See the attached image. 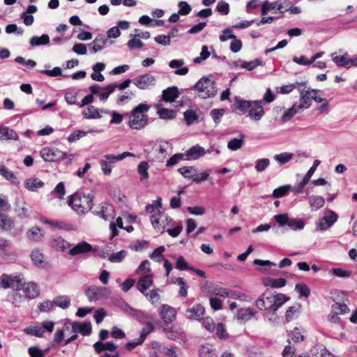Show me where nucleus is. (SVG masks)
Listing matches in <instances>:
<instances>
[{
    "instance_id": "1",
    "label": "nucleus",
    "mask_w": 357,
    "mask_h": 357,
    "mask_svg": "<svg viewBox=\"0 0 357 357\" xmlns=\"http://www.w3.org/2000/svg\"><path fill=\"white\" fill-rule=\"evenodd\" d=\"M289 298L284 294H272L268 292L262 294L255 301L257 307L260 310H272L275 312Z\"/></svg>"
},
{
    "instance_id": "2",
    "label": "nucleus",
    "mask_w": 357,
    "mask_h": 357,
    "mask_svg": "<svg viewBox=\"0 0 357 357\" xmlns=\"http://www.w3.org/2000/svg\"><path fill=\"white\" fill-rule=\"evenodd\" d=\"M234 105L238 109L242 112H248V116L254 121H259L264 115L261 101L237 100Z\"/></svg>"
},
{
    "instance_id": "3",
    "label": "nucleus",
    "mask_w": 357,
    "mask_h": 357,
    "mask_svg": "<svg viewBox=\"0 0 357 357\" xmlns=\"http://www.w3.org/2000/svg\"><path fill=\"white\" fill-rule=\"evenodd\" d=\"M150 107L144 103H141L134 107L131 111L129 126L135 130H139L146 126L148 123V116L145 114Z\"/></svg>"
},
{
    "instance_id": "4",
    "label": "nucleus",
    "mask_w": 357,
    "mask_h": 357,
    "mask_svg": "<svg viewBox=\"0 0 357 357\" xmlns=\"http://www.w3.org/2000/svg\"><path fill=\"white\" fill-rule=\"evenodd\" d=\"M198 96L202 98H208L214 96L217 93V89L212 77H204L201 78L194 86Z\"/></svg>"
},
{
    "instance_id": "5",
    "label": "nucleus",
    "mask_w": 357,
    "mask_h": 357,
    "mask_svg": "<svg viewBox=\"0 0 357 357\" xmlns=\"http://www.w3.org/2000/svg\"><path fill=\"white\" fill-rule=\"evenodd\" d=\"M92 202L93 197L91 195L81 196L75 193L69 197L68 203L75 211L82 213L84 211V208H88L90 210L91 209Z\"/></svg>"
},
{
    "instance_id": "6",
    "label": "nucleus",
    "mask_w": 357,
    "mask_h": 357,
    "mask_svg": "<svg viewBox=\"0 0 357 357\" xmlns=\"http://www.w3.org/2000/svg\"><path fill=\"white\" fill-rule=\"evenodd\" d=\"M133 156H135V155L132 153L128 151L116 155L111 154L104 155L100 160L101 170L105 175H110L112 171V164L117 161L122 160L126 157Z\"/></svg>"
},
{
    "instance_id": "7",
    "label": "nucleus",
    "mask_w": 357,
    "mask_h": 357,
    "mask_svg": "<svg viewBox=\"0 0 357 357\" xmlns=\"http://www.w3.org/2000/svg\"><path fill=\"white\" fill-rule=\"evenodd\" d=\"M273 218L279 227L288 225L290 229L294 231L302 230L305 227L303 220L299 218L290 219L287 213L275 215Z\"/></svg>"
},
{
    "instance_id": "8",
    "label": "nucleus",
    "mask_w": 357,
    "mask_h": 357,
    "mask_svg": "<svg viewBox=\"0 0 357 357\" xmlns=\"http://www.w3.org/2000/svg\"><path fill=\"white\" fill-rule=\"evenodd\" d=\"M172 149L173 146L172 143L163 140L156 141L153 146L155 160L163 162L168 155L169 152H172Z\"/></svg>"
},
{
    "instance_id": "9",
    "label": "nucleus",
    "mask_w": 357,
    "mask_h": 357,
    "mask_svg": "<svg viewBox=\"0 0 357 357\" xmlns=\"http://www.w3.org/2000/svg\"><path fill=\"white\" fill-rule=\"evenodd\" d=\"M298 91L300 93V104L297 105V107L300 110L303 111L310 107L311 101L312 100V93H317L318 91L316 89H312L307 88L304 85H301L298 88Z\"/></svg>"
},
{
    "instance_id": "10",
    "label": "nucleus",
    "mask_w": 357,
    "mask_h": 357,
    "mask_svg": "<svg viewBox=\"0 0 357 357\" xmlns=\"http://www.w3.org/2000/svg\"><path fill=\"white\" fill-rule=\"evenodd\" d=\"M132 83L141 90L149 89L155 86L156 79L155 76L150 73L139 75L132 79Z\"/></svg>"
},
{
    "instance_id": "11",
    "label": "nucleus",
    "mask_w": 357,
    "mask_h": 357,
    "mask_svg": "<svg viewBox=\"0 0 357 357\" xmlns=\"http://www.w3.org/2000/svg\"><path fill=\"white\" fill-rule=\"evenodd\" d=\"M338 215L331 210L324 212L323 218L317 225V229L320 231H326L331 228L337 220Z\"/></svg>"
},
{
    "instance_id": "12",
    "label": "nucleus",
    "mask_w": 357,
    "mask_h": 357,
    "mask_svg": "<svg viewBox=\"0 0 357 357\" xmlns=\"http://www.w3.org/2000/svg\"><path fill=\"white\" fill-rule=\"evenodd\" d=\"M150 219L154 229L161 233L163 232L164 229L169 225L172 220L169 219L166 214L161 213L160 211H157L156 213L151 215Z\"/></svg>"
},
{
    "instance_id": "13",
    "label": "nucleus",
    "mask_w": 357,
    "mask_h": 357,
    "mask_svg": "<svg viewBox=\"0 0 357 357\" xmlns=\"http://www.w3.org/2000/svg\"><path fill=\"white\" fill-rule=\"evenodd\" d=\"M178 171L185 178L192 179L196 183H200L206 181L209 176L208 173L204 172L202 173V177H197V169L195 167H183L179 168Z\"/></svg>"
},
{
    "instance_id": "14",
    "label": "nucleus",
    "mask_w": 357,
    "mask_h": 357,
    "mask_svg": "<svg viewBox=\"0 0 357 357\" xmlns=\"http://www.w3.org/2000/svg\"><path fill=\"white\" fill-rule=\"evenodd\" d=\"M41 157L48 162H54L64 159L66 153L56 148L45 147L40 151Z\"/></svg>"
},
{
    "instance_id": "15",
    "label": "nucleus",
    "mask_w": 357,
    "mask_h": 357,
    "mask_svg": "<svg viewBox=\"0 0 357 357\" xmlns=\"http://www.w3.org/2000/svg\"><path fill=\"white\" fill-rule=\"evenodd\" d=\"M21 282L19 276L4 273L0 277V287L3 289L13 288L18 290Z\"/></svg>"
},
{
    "instance_id": "16",
    "label": "nucleus",
    "mask_w": 357,
    "mask_h": 357,
    "mask_svg": "<svg viewBox=\"0 0 357 357\" xmlns=\"http://www.w3.org/2000/svg\"><path fill=\"white\" fill-rule=\"evenodd\" d=\"M109 294V289L105 287H91L86 291V295L91 301L107 297Z\"/></svg>"
},
{
    "instance_id": "17",
    "label": "nucleus",
    "mask_w": 357,
    "mask_h": 357,
    "mask_svg": "<svg viewBox=\"0 0 357 357\" xmlns=\"http://www.w3.org/2000/svg\"><path fill=\"white\" fill-rule=\"evenodd\" d=\"M159 313L162 320L165 324H170L173 322L176 316V310L167 304H164L160 307Z\"/></svg>"
},
{
    "instance_id": "18",
    "label": "nucleus",
    "mask_w": 357,
    "mask_h": 357,
    "mask_svg": "<svg viewBox=\"0 0 357 357\" xmlns=\"http://www.w3.org/2000/svg\"><path fill=\"white\" fill-rule=\"evenodd\" d=\"M153 275H144L139 278L137 283V288L142 294L145 296L146 298H148L149 292L146 291L153 285Z\"/></svg>"
},
{
    "instance_id": "19",
    "label": "nucleus",
    "mask_w": 357,
    "mask_h": 357,
    "mask_svg": "<svg viewBox=\"0 0 357 357\" xmlns=\"http://www.w3.org/2000/svg\"><path fill=\"white\" fill-rule=\"evenodd\" d=\"M92 331L91 324L90 322H79L74 321L72 324L71 332L73 333H80L82 335H89Z\"/></svg>"
},
{
    "instance_id": "20",
    "label": "nucleus",
    "mask_w": 357,
    "mask_h": 357,
    "mask_svg": "<svg viewBox=\"0 0 357 357\" xmlns=\"http://www.w3.org/2000/svg\"><path fill=\"white\" fill-rule=\"evenodd\" d=\"M25 235L29 241L37 243L43 238L45 234L41 228L38 226H33L26 231Z\"/></svg>"
},
{
    "instance_id": "21",
    "label": "nucleus",
    "mask_w": 357,
    "mask_h": 357,
    "mask_svg": "<svg viewBox=\"0 0 357 357\" xmlns=\"http://www.w3.org/2000/svg\"><path fill=\"white\" fill-rule=\"evenodd\" d=\"M20 289L30 298H34L39 295V289L34 282L20 283Z\"/></svg>"
},
{
    "instance_id": "22",
    "label": "nucleus",
    "mask_w": 357,
    "mask_h": 357,
    "mask_svg": "<svg viewBox=\"0 0 357 357\" xmlns=\"http://www.w3.org/2000/svg\"><path fill=\"white\" fill-rule=\"evenodd\" d=\"M202 289L211 296H219L225 298L230 296V291L228 289L220 287H207V285L205 284L202 287Z\"/></svg>"
},
{
    "instance_id": "23",
    "label": "nucleus",
    "mask_w": 357,
    "mask_h": 357,
    "mask_svg": "<svg viewBox=\"0 0 357 357\" xmlns=\"http://www.w3.org/2000/svg\"><path fill=\"white\" fill-rule=\"evenodd\" d=\"M257 313V311L251 307L240 308L236 313V319L241 322L250 320Z\"/></svg>"
},
{
    "instance_id": "24",
    "label": "nucleus",
    "mask_w": 357,
    "mask_h": 357,
    "mask_svg": "<svg viewBox=\"0 0 357 357\" xmlns=\"http://www.w3.org/2000/svg\"><path fill=\"white\" fill-rule=\"evenodd\" d=\"M107 38L104 35H98L96 38L88 45L91 49V52L93 54L98 51H101L105 47Z\"/></svg>"
},
{
    "instance_id": "25",
    "label": "nucleus",
    "mask_w": 357,
    "mask_h": 357,
    "mask_svg": "<svg viewBox=\"0 0 357 357\" xmlns=\"http://www.w3.org/2000/svg\"><path fill=\"white\" fill-rule=\"evenodd\" d=\"M50 246L58 251L64 252L70 248V244L61 236H55L50 241Z\"/></svg>"
},
{
    "instance_id": "26",
    "label": "nucleus",
    "mask_w": 357,
    "mask_h": 357,
    "mask_svg": "<svg viewBox=\"0 0 357 357\" xmlns=\"http://www.w3.org/2000/svg\"><path fill=\"white\" fill-rule=\"evenodd\" d=\"M92 250V246L86 241H82L73 248L70 249L69 255L71 256H75L79 254L89 252Z\"/></svg>"
},
{
    "instance_id": "27",
    "label": "nucleus",
    "mask_w": 357,
    "mask_h": 357,
    "mask_svg": "<svg viewBox=\"0 0 357 357\" xmlns=\"http://www.w3.org/2000/svg\"><path fill=\"white\" fill-rule=\"evenodd\" d=\"M31 261L33 263L38 267L44 268L46 266V262L45 261V255L43 252L38 249H33L30 255Z\"/></svg>"
},
{
    "instance_id": "28",
    "label": "nucleus",
    "mask_w": 357,
    "mask_h": 357,
    "mask_svg": "<svg viewBox=\"0 0 357 357\" xmlns=\"http://www.w3.org/2000/svg\"><path fill=\"white\" fill-rule=\"evenodd\" d=\"M186 312L189 314L188 315L189 319L198 320L204 315L205 309L202 305L197 304L187 309Z\"/></svg>"
},
{
    "instance_id": "29",
    "label": "nucleus",
    "mask_w": 357,
    "mask_h": 357,
    "mask_svg": "<svg viewBox=\"0 0 357 357\" xmlns=\"http://www.w3.org/2000/svg\"><path fill=\"white\" fill-rule=\"evenodd\" d=\"M206 151L199 145H195L187 151L185 155L188 160H197L205 155Z\"/></svg>"
},
{
    "instance_id": "30",
    "label": "nucleus",
    "mask_w": 357,
    "mask_h": 357,
    "mask_svg": "<svg viewBox=\"0 0 357 357\" xmlns=\"http://www.w3.org/2000/svg\"><path fill=\"white\" fill-rule=\"evenodd\" d=\"M100 112L107 114L109 113V111L101 109L99 111V109L96 107H95L93 105L89 106L86 107V109L83 112V116L85 119H100L102 117Z\"/></svg>"
},
{
    "instance_id": "31",
    "label": "nucleus",
    "mask_w": 357,
    "mask_h": 357,
    "mask_svg": "<svg viewBox=\"0 0 357 357\" xmlns=\"http://www.w3.org/2000/svg\"><path fill=\"white\" fill-rule=\"evenodd\" d=\"M179 91L176 86L169 87L163 90L162 96L165 102H174L178 96Z\"/></svg>"
},
{
    "instance_id": "32",
    "label": "nucleus",
    "mask_w": 357,
    "mask_h": 357,
    "mask_svg": "<svg viewBox=\"0 0 357 357\" xmlns=\"http://www.w3.org/2000/svg\"><path fill=\"white\" fill-rule=\"evenodd\" d=\"M149 168V165L146 161H142L137 166V172L139 175V181L144 184L148 183V179L149 178L148 172Z\"/></svg>"
},
{
    "instance_id": "33",
    "label": "nucleus",
    "mask_w": 357,
    "mask_h": 357,
    "mask_svg": "<svg viewBox=\"0 0 357 357\" xmlns=\"http://www.w3.org/2000/svg\"><path fill=\"white\" fill-rule=\"evenodd\" d=\"M118 346L114 343L113 342H96L93 344V348L95 351L100 354L103 351H114L117 349Z\"/></svg>"
},
{
    "instance_id": "34",
    "label": "nucleus",
    "mask_w": 357,
    "mask_h": 357,
    "mask_svg": "<svg viewBox=\"0 0 357 357\" xmlns=\"http://www.w3.org/2000/svg\"><path fill=\"white\" fill-rule=\"evenodd\" d=\"M15 212L20 219H25L29 217V209L26 203L17 202L15 208Z\"/></svg>"
},
{
    "instance_id": "35",
    "label": "nucleus",
    "mask_w": 357,
    "mask_h": 357,
    "mask_svg": "<svg viewBox=\"0 0 357 357\" xmlns=\"http://www.w3.org/2000/svg\"><path fill=\"white\" fill-rule=\"evenodd\" d=\"M15 223L11 218L4 213H0V230L10 231L14 228Z\"/></svg>"
},
{
    "instance_id": "36",
    "label": "nucleus",
    "mask_w": 357,
    "mask_h": 357,
    "mask_svg": "<svg viewBox=\"0 0 357 357\" xmlns=\"http://www.w3.org/2000/svg\"><path fill=\"white\" fill-rule=\"evenodd\" d=\"M1 140H17L18 135L15 131L7 127L0 126Z\"/></svg>"
},
{
    "instance_id": "37",
    "label": "nucleus",
    "mask_w": 357,
    "mask_h": 357,
    "mask_svg": "<svg viewBox=\"0 0 357 357\" xmlns=\"http://www.w3.org/2000/svg\"><path fill=\"white\" fill-rule=\"evenodd\" d=\"M43 185L44 183L38 178H29L24 181V187L29 191H36Z\"/></svg>"
},
{
    "instance_id": "38",
    "label": "nucleus",
    "mask_w": 357,
    "mask_h": 357,
    "mask_svg": "<svg viewBox=\"0 0 357 357\" xmlns=\"http://www.w3.org/2000/svg\"><path fill=\"white\" fill-rule=\"evenodd\" d=\"M331 58L337 66L349 68V54L347 52H344L342 56H337L335 53H333L331 54Z\"/></svg>"
},
{
    "instance_id": "39",
    "label": "nucleus",
    "mask_w": 357,
    "mask_h": 357,
    "mask_svg": "<svg viewBox=\"0 0 357 357\" xmlns=\"http://www.w3.org/2000/svg\"><path fill=\"white\" fill-rule=\"evenodd\" d=\"M325 199L324 197L318 195H312L309 197V204L311 210L313 211H317L322 208L324 205Z\"/></svg>"
},
{
    "instance_id": "40",
    "label": "nucleus",
    "mask_w": 357,
    "mask_h": 357,
    "mask_svg": "<svg viewBox=\"0 0 357 357\" xmlns=\"http://www.w3.org/2000/svg\"><path fill=\"white\" fill-rule=\"evenodd\" d=\"M276 8L277 10H278L281 13H283V5L282 3L280 2H278V1H275V2H273V3H270L269 1H266L264 2L263 5H262V8H261V15H266L268 10H273V9H275Z\"/></svg>"
},
{
    "instance_id": "41",
    "label": "nucleus",
    "mask_w": 357,
    "mask_h": 357,
    "mask_svg": "<svg viewBox=\"0 0 357 357\" xmlns=\"http://www.w3.org/2000/svg\"><path fill=\"white\" fill-rule=\"evenodd\" d=\"M0 174L15 185H18L20 183V181L14 173L11 170L7 169L4 165L0 166Z\"/></svg>"
},
{
    "instance_id": "42",
    "label": "nucleus",
    "mask_w": 357,
    "mask_h": 357,
    "mask_svg": "<svg viewBox=\"0 0 357 357\" xmlns=\"http://www.w3.org/2000/svg\"><path fill=\"white\" fill-rule=\"evenodd\" d=\"M245 136L241 134L238 138L231 139L227 144V147L231 151L240 149L244 144Z\"/></svg>"
},
{
    "instance_id": "43",
    "label": "nucleus",
    "mask_w": 357,
    "mask_h": 357,
    "mask_svg": "<svg viewBox=\"0 0 357 357\" xmlns=\"http://www.w3.org/2000/svg\"><path fill=\"white\" fill-rule=\"evenodd\" d=\"M300 110V109L297 107L296 104L293 105V106L287 110H285L281 117V120L282 122L285 123L290 121L293 116H294Z\"/></svg>"
},
{
    "instance_id": "44",
    "label": "nucleus",
    "mask_w": 357,
    "mask_h": 357,
    "mask_svg": "<svg viewBox=\"0 0 357 357\" xmlns=\"http://www.w3.org/2000/svg\"><path fill=\"white\" fill-rule=\"evenodd\" d=\"M50 42V38L47 34H43L40 37L39 36H33L30 40L29 43L31 46H39L42 45H47Z\"/></svg>"
},
{
    "instance_id": "45",
    "label": "nucleus",
    "mask_w": 357,
    "mask_h": 357,
    "mask_svg": "<svg viewBox=\"0 0 357 357\" xmlns=\"http://www.w3.org/2000/svg\"><path fill=\"white\" fill-rule=\"evenodd\" d=\"M117 84H111L105 86V88H102L101 91L99 93V98L100 100L102 101H105L109 96V95L114 91V89L116 88Z\"/></svg>"
},
{
    "instance_id": "46",
    "label": "nucleus",
    "mask_w": 357,
    "mask_h": 357,
    "mask_svg": "<svg viewBox=\"0 0 357 357\" xmlns=\"http://www.w3.org/2000/svg\"><path fill=\"white\" fill-rule=\"evenodd\" d=\"M53 303L56 306L62 309H66L70 306V299L67 296H59L54 298Z\"/></svg>"
},
{
    "instance_id": "47",
    "label": "nucleus",
    "mask_w": 357,
    "mask_h": 357,
    "mask_svg": "<svg viewBox=\"0 0 357 357\" xmlns=\"http://www.w3.org/2000/svg\"><path fill=\"white\" fill-rule=\"evenodd\" d=\"M301 85H305V82H296L294 84H287V85H282L279 89H278V92L280 93H282V94H287V93H289L290 92H291L294 89H298V88H299L300 86Z\"/></svg>"
},
{
    "instance_id": "48",
    "label": "nucleus",
    "mask_w": 357,
    "mask_h": 357,
    "mask_svg": "<svg viewBox=\"0 0 357 357\" xmlns=\"http://www.w3.org/2000/svg\"><path fill=\"white\" fill-rule=\"evenodd\" d=\"M291 189V185H284L276 189L273 192V197L274 198H280L284 196Z\"/></svg>"
},
{
    "instance_id": "49",
    "label": "nucleus",
    "mask_w": 357,
    "mask_h": 357,
    "mask_svg": "<svg viewBox=\"0 0 357 357\" xmlns=\"http://www.w3.org/2000/svg\"><path fill=\"white\" fill-rule=\"evenodd\" d=\"M262 61L259 59H255L253 61H244L241 63V67L242 68H245L248 70H252L257 66H261Z\"/></svg>"
},
{
    "instance_id": "50",
    "label": "nucleus",
    "mask_w": 357,
    "mask_h": 357,
    "mask_svg": "<svg viewBox=\"0 0 357 357\" xmlns=\"http://www.w3.org/2000/svg\"><path fill=\"white\" fill-rule=\"evenodd\" d=\"M292 158L293 154L287 152L275 155L273 157L274 160L278 162L280 165L287 163Z\"/></svg>"
},
{
    "instance_id": "51",
    "label": "nucleus",
    "mask_w": 357,
    "mask_h": 357,
    "mask_svg": "<svg viewBox=\"0 0 357 357\" xmlns=\"http://www.w3.org/2000/svg\"><path fill=\"white\" fill-rule=\"evenodd\" d=\"M131 316L135 317L137 320L142 323H146L149 321V320L151 319V317L146 314L142 310H135L132 313Z\"/></svg>"
},
{
    "instance_id": "52",
    "label": "nucleus",
    "mask_w": 357,
    "mask_h": 357,
    "mask_svg": "<svg viewBox=\"0 0 357 357\" xmlns=\"http://www.w3.org/2000/svg\"><path fill=\"white\" fill-rule=\"evenodd\" d=\"M26 334L41 337L43 336L44 331L38 326L27 327L24 329Z\"/></svg>"
},
{
    "instance_id": "53",
    "label": "nucleus",
    "mask_w": 357,
    "mask_h": 357,
    "mask_svg": "<svg viewBox=\"0 0 357 357\" xmlns=\"http://www.w3.org/2000/svg\"><path fill=\"white\" fill-rule=\"evenodd\" d=\"M320 160H315L313 162L312 166L310 168V169L307 171L305 176L303 177L302 181L303 184H307L310 179L312 174L314 173V172L317 169V167L320 165Z\"/></svg>"
},
{
    "instance_id": "54",
    "label": "nucleus",
    "mask_w": 357,
    "mask_h": 357,
    "mask_svg": "<svg viewBox=\"0 0 357 357\" xmlns=\"http://www.w3.org/2000/svg\"><path fill=\"white\" fill-rule=\"evenodd\" d=\"M229 38L233 39L230 43V50L231 52L236 53L238 52L242 47V43L240 40L236 39V37L234 34L229 36Z\"/></svg>"
},
{
    "instance_id": "55",
    "label": "nucleus",
    "mask_w": 357,
    "mask_h": 357,
    "mask_svg": "<svg viewBox=\"0 0 357 357\" xmlns=\"http://www.w3.org/2000/svg\"><path fill=\"white\" fill-rule=\"evenodd\" d=\"M270 165V160L268 158L259 159L256 161L255 169L257 172H264Z\"/></svg>"
},
{
    "instance_id": "56",
    "label": "nucleus",
    "mask_w": 357,
    "mask_h": 357,
    "mask_svg": "<svg viewBox=\"0 0 357 357\" xmlns=\"http://www.w3.org/2000/svg\"><path fill=\"white\" fill-rule=\"evenodd\" d=\"M295 290L301 297L307 298L310 296V289L305 284H297L295 286Z\"/></svg>"
},
{
    "instance_id": "57",
    "label": "nucleus",
    "mask_w": 357,
    "mask_h": 357,
    "mask_svg": "<svg viewBox=\"0 0 357 357\" xmlns=\"http://www.w3.org/2000/svg\"><path fill=\"white\" fill-rule=\"evenodd\" d=\"M225 113V109H213L211 111L210 114L214 121L215 123L218 125L221 120V118Z\"/></svg>"
},
{
    "instance_id": "58",
    "label": "nucleus",
    "mask_w": 357,
    "mask_h": 357,
    "mask_svg": "<svg viewBox=\"0 0 357 357\" xmlns=\"http://www.w3.org/2000/svg\"><path fill=\"white\" fill-rule=\"evenodd\" d=\"M158 114L162 119H172L175 117V112L166 108L158 109Z\"/></svg>"
},
{
    "instance_id": "59",
    "label": "nucleus",
    "mask_w": 357,
    "mask_h": 357,
    "mask_svg": "<svg viewBox=\"0 0 357 357\" xmlns=\"http://www.w3.org/2000/svg\"><path fill=\"white\" fill-rule=\"evenodd\" d=\"M150 262L149 260L146 259L142 261L137 269L136 270V273L139 275H147L149 272H150Z\"/></svg>"
},
{
    "instance_id": "60",
    "label": "nucleus",
    "mask_w": 357,
    "mask_h": 357,
    "mask_svg": "<svg viewBox=\"0 0 357 357\" xmlns=\"http://www.w3.org/2000/svg\"><path fill=\"white\" fill-rule=\"evenodd\" d=\"M332 310L339 314H343L349 312V308L344 303H335L332 305Z\"/></svg>"
},
{
    "instance_id": "61",
    "label": "nucleus",
    "mask_w": 357,
    "mask_h": 357,
    "mask_svg": "<svg viewBox=\"0 0 357 357\" xmlns=\"http://www.w3.org/2000/svg\"><path fill=\"white\" fill-rule=\"evenodd\" d=\"M185 121L188 125L192 124L198 119L197 114L192 109L187 110L183 114Z\"/></svg>"
},
{
    "instance_id": "62",
    "label": "nucleus",
    "mask_w": 357,
    "mask_h": 357,
    "mask_svg": "<svg viewBox=\"0 0 357 357\" xmlns=\"http://www.w3.org/2000/svg\"><path fill=\"white\" fill-rule=\"evenodd\" d=\"M165 248L162 245L157 248L151 254H150V258L158 262L161 261L163 259L162 253L165 252Z\"/></svg>"
},
{
    "instance_id": "63",
    "label": "nucleus",
    "mask_w": 357,
    "mask_h": 357,
    "mask_svg": "<svg viewBox=\"0 0 357 357\" xmlns=\"http://www.w3.org/2000/svg\"><path fill=\"white\" fill-rule=\"evenodd\" d=\"M199 357H213L214 351L209 345H203L199 350Z\"/></svg>"
},
{
    "instance_id": "64",
    "label": "nucleus",
    "mask_w": 357,
    "mask_h": 357,
    "mask_svg": "<svg viewBox=\"0 0 357 357\" xmlns=\"http://www.w3.org/2000/svg\"><path fill=\"white\" fill-rule=\"evenodd\" d=\"M28 353L31 357H44V351L38 347L32 346L28 349Z\"/></svg>"
}]
</instances>
